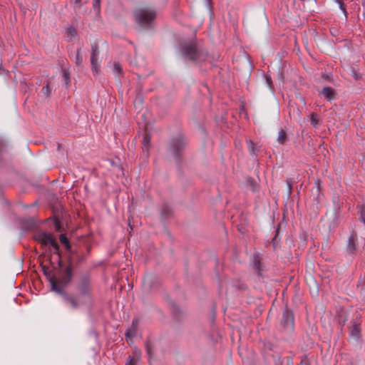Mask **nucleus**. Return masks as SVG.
<instances>
[{
    "label": "nucleus",
    "mask_w": 365,
    "mask_h": 365,
    "mask_svg": "<svg viewBox=\"0 0 365 365\" xmlns=\"http://www.w3.org/2000/svg\"><path fill=\"white\" fill-rule=\"evenodd\" d=\"M73 277V269L69 264L61 270L58 279L53 277L49 278L51 291L61 298L66 306L73 310H78L83 307L91 310L93 306L91 274L90 272H86L78 275L75 285L76 291L75 294L68 293L66 289Z\"/></svg>",
    "instance_id": "f257e3e1"
},
{
    "label": "nucleus",
    "mask_w": 365,
    "mask_h": 365,
    "mask_svg": "<svg viewBox=\"0 0 365 365\" xmlns=\"http://www.w3.org/2000/svg\"><path fill=\"white\" fill-rule=\"evenodd\" d=\"M178 53L186 63H198L205 61L207 52L193 41L182 43L178 48Z\"/></svg>",
    "instance_id": "f03ea898"
},
{
    "label": "nucleus",
    "mask_w": 365,
    "mask_h": 365,
    "mask_svg": "<svg viewBox=\"0 0 365 365\" xmlns=\"http://www.w3.org/2000/svg\"><path fill=\"white\" fill-rule=\"evenodd\" d=\"M187 145V139L181 132L173 135L168 143L167 151L173 157L178 165H180L182 163V153Z\"/></svg>",
    "instance_id": "7ed1b4c3"
},
{
    "label": "nucleus",
    "mask_w": 365,
    "mask_h": 365,
    "mask_svg": "<svg viewBox=\"0 0 365 365\" xmlns=\"http://www.w3.org/2000/svg\"><path fill=\"white\" fill-rule=\"evenodd\" d=\"M279 331L282 334L284 340L287 341H294L295 337L294 314L288 307H285L282 311Z\"/></svg>",
    "instance_id": "20e7f679"
},
{
    "label": "nucleus",
    "mask_w": 365,
    "mask_h": 365,
    "mask_svg": "<svg viewBox=\"0 0 365 365\" xmlns=\"http://www.w3.org/2000/svg\"><path fill=\"white\" fill-rule=\"evenodd\" d=\"M155 17L156 12L153 9H139L134 11V19L140 29H153Z\"/></svg>",
    "instance_id": "39448f33"
},
{
    "label": "nucleus",
    "mask_w": 365,
    "mask_h": 365,
    "mask_svg": "<svg viewBox=\"0 0 365 365\" xmlns=\"http://www.w3.org/2000/svg\"><path fill=\"white\" fill-rule=\"evenodd\" d=\"M36 240L40 242L43 246H50V248L53 250V254L58 257V264L60 267H63V263L61 258V252L59 250V245L57 241L52 237L51 235L46 232H42L36 236Z\"/></svg>",
    "instance_id": "423d86ee"
},
{
    "label": "nucleus",
    "mask_w": 365,
    "mask_h": 365,
    "mask_svg": "<svg viewBox=\"0 0 365 365\" xmlns=\"http://www.w3.org/2000/svg\"><path fill=\"white\" fill-rule=\"evenodd\" d=\"M250 266L252 267L255 274L259 277L262 275L264 269L262 263V257H260L259 253H257L252 255L250 260Z\"/></svg>",
    "instance_id": "0eeeda50"
},
{
    "label": "nucleus",
    "mask_w": 365,
    "mask_h": 365,
    "mask_svg": "<svg viewBox=\"0 0 365 365\" xmlns=\"http://www.w3.org/2000/svg\"><path fill=\"white\" fill-rule=\"evenodd\" d=\"M349 336L356 341H358L361 338V322L356 319L349 327Z\"/></svg>",
    "instance_id": "6e6552de"
},
{
    "label": "nucleus",
    "mask_w": 365,
    "mask_h": 365,
    "mask_svg": "<svg viewBox=\"0 0 365 365\" xmlns=\"http://www.w3.org/2000/svg\"><path fill=\"white\" fill-rule=\"evenodd\" d=\"M159 284L160 282L158 279L154 275L147 276L143 281V286L145 289H147L148 290L155 289L158 287Z\"/></svg>",
    "instance_id": "1a4fd4ad"
},
{
    "label": "nucleus",
    "mask_w": 365,
    "mask_h": 365,
    "mask_svg": "<svg viewBox=\"0 0 365 365\" xmlns=\"http://www.w3.org/2000/svg\"><path fill=\"white\" fill-rule=\"evenodd\" d=\"M319 95L322 96L326 101L331 102L335 99V90L330 86H325L319 91Z\"/></svg>",
    "instance_id": "9d476101"
},
{
    "label": "nucleus",
    "mask_w": 365,
    "mask_h": 365,
    "mask_svg": "<svg viewBox=\"0 0 365 365\" xmlns=\"http://www.w3.org/2000/svg\"><path fill=\"white\" fill-rule=\"evenodd\" d=\"M21 226L24 232H27L35 230L37 225L34 218H27L21 220Z\"/></svg>",
    "instance_id": "9b49d317"
},
{
    "label": "nucleus",
    "mask_w": 365,
    "mask_h": 365,
    "mask_svg": "<svg viewBox=\"0 0 365 365\" xmlns=\"http://www.w3.org/2000/svg\"><path fill=\"white\" fill-rule=\"evenodd\" d=\"M356 234H351L349 237L346 243V250L349 254H354L357 250L356 244Z\"/></svg>",
    "instance_id": "f8f14e48"
},
{
    "label": "nucleus",
    "mask_w": 365,
    "mask_h": 365,
    "mask_svg": "<svg viewBox=\"0 0 365 365\" xmlns=\"http://www.w3.org/2000/svg\"><path fill=\"white\" fill-rule=\"evenodd\" d=\"M142 143V150L144 155L146 157L149 155V149L150 146V136L148 134H145L141 140Z\"/></svg>",
    "instance_id": "ddd939ff"
},
{
    "label": "nucleus",
    "mask_w": 365,
    "mask_h": 365,
    "mask_svg": "<svg viewBox=\"0 0 365 365\" xmlns=\"http://www.w3.org/2000/svg\"><path fill=\"white\" fill-rule=\"evenodd\" d=\"M91 63L92 66V71L93 72H95L97 71V51H98V46L96 44H93L91 46Z\"/></svg>",
    "instance_id": "4468645a"
},
{
    "label": "nucleus",
    "mask_w": 365,
    "mask_h": 365,
    "mask_svg": "<svg viewBox=\"0 0 365 365\" xmlns=\"http://www.w3.org/2000/svg\"><path fill=\"white\" fill-rule=\"evenodd\" d=\"M160 215L163 220L170 217L173 215V209L168 204H163L160 209Z\"/></svg>",
    "instance_id": "2eb2a0df"
},
{
    "label": "nucleus",
    "mask_w": 365,
    "mask_h": 365,
    "mask_svg": "<svg viewBox=\"0 0 365 365\" xmlns=\"http://www.w3.org/2000/svg\"><path fill=\"white\" fill-rule=\"evenodd\" d=\"M134 356H128L125 365H138V363L140 359V352L138 350L133 351Z\"/></svg>",
    "instance_id": "dca6fc26"
},
{
    "label": "nucleus",
    "mask_w": 365,
    "mask_h": 365,
    "mask_svg": "<svg viewBox=\"0 0 365 365\" xmlns=\"http://www.w3.org/2000/svg\"><path fill=\"white\" fill-rule=\"evenodd\" d=\"M145 351H146L148 357L149 359H151L153 358V356H154L155 346H154L153 343L150 340H147L145 343Z\"/></svg>",
    "instance_id": "f3484780"
},
{
    "label": "nucleus",
    "mask_w": 365,
    "mask_h": 365,
    "mask_svg": "<svg viewBox=\"0 0 365 365\" xmlns=\"http://www.w3.org/2000/svg\"><path fill=\"white\" fill-rule=\"evenodd\" d=\"M247 145L250 155L257 157L259 150L256 148L255 143L252 140H247Z\"/></svg>",
    "instance_id": "a211bd4d"
},
{
    "label": "nucleus",
    "mask_w": 365,
    "mask_h": 365,
    "mask_svg": "<svg viewBox=\"0 0 365 365\" xmlns=\"http://www.w3.org/2000/svg\"><path fill=\"white\" fill-rule=\"evenodd\" d=\"M281 241V237H279V227H278L275 230V235L272 239V244L274 249H277L279 245V242Z\"/></svg>",
    "instance_id": "6ab92c4d"
},
{
    "label": "nucleus",
    "mask_w": 365,
    "mask_h": 365,
    "mask_svg": "<svg viewBox=\"0 0 365 365\" xmlns=\"http://www.w3.org/2000/svg\"><path fill=\"white\" fill-rule=\"evenodd\" d=\"M263 78H264V80L265 81V84L267 86V88H269V90L271 92L274 93V85H273V83H272V76L269 74L264 73L263 74Z\"/></svg>",
    "instance_id": "aec40b11"
},
{
    "label": "nucleus",
    "mask_w": 365,
    "mask_h": 365,
    "mask_svg": "<svg viewBox=\"0 0 365 365\" xmlns=\"http://www.w3.org/2000/svg\"><path fill=\"white\" fill-rule=\"evenodd\" d=\"M287 135L286 131L283 129H281L278 133L277 142L279 144L283 145L287 141Z\"/></svg>",
    "instance_id": "412c9836"
},
{
    "label": "nucleus",
    "mask_w": 365,
    "mask_h": 365,
    "mask_svg": "<svg viewBox=\"0 0 365 365\" xmlns=\"http://www.w3.org/2000/svg\"><path fill=\"white\" fill-rule=\"evenodd\" d=\"M60 242L65 246L67 250H71V245L68 237L64 234H61L59 236Z\"/></svg>",
    "instance_id": "4be33fe9"
},
{
    "label": "nucleus",
    "mask_w": 365,
    "mask_h": 365,
    "mask_svg": "<svg viewBox=\"0 0 365 365\" xmlns=\"http://www.w3.org/2000/svg\"><path fill=\"white\" fill-rule=\"evenodd\" d=\"M83 62V57L81 56V48H79L76 51V57H75V63L78 66H81Z\"/></svg>",
    "instance_id": "5701e85b"
},
{
    "label": "nucleus",
    "mask_w": 365,
    "mask_h": 365,
    "mask_svg": "<svg viewBox=\"0 0 365 365\" xmlns=\"http://www.w3.org/2000/svg\"><path fill=\"white\" fill-rule=\"evenodd\" d=\"M62 74L63 78V81L66 86H68L70 83V71L66 68L62 69Z\"/></svg>",
    "instance_id": "b1692460"
},
{
    "label": "nucleus",
    "mask_w": 365,
    "mask_h": 365,
    "mask_svg": "<svg viewBox=\"0 0 365 365\" xmlns=\"http://www.w3.org/2000/svg\"><path fill=\"white\" fill-rule=\"evenodd\" d=\"M319 116L317 115V113H312L310 114V122H311V124L314 127V128H317L318 127V123H319Z\"/></svg>",
    "instance_id": "393cba45"
},
{
    "label": "nucleus",
    "mask_w": 365,
    "mask_h": 365,
    "mask_svg": "<svg viewBox=\"0 0 365 365\" xmlns=\"http://www.w3.org/2000/svg\"><path fill=\"white\" fill-rule=\"evenodd\" d=\"M334 1L338 4L339 9L342 11V13L344 14V16L347 17V11L346 9V6L344 4V0H334Z\"/></svg>",
    "instance_id": "a878e982"
},
{
    "label": "nucleus",
    "mask_w": 365,
    "mask_h": 365,
    "mask_svg": "<svg viewBox=\"0 0 365 365\" xmlns=\"http://www.w3.org/2000/svg\"><path fill=\"white\" fill-rule=\"evenodd\" d=\"M93 9L96 14L101 11V0H93Z\"/></svg>",
    "instance_id": "bb28decb"
},
{
    "label": "nucleus",
    "mask_w": 365,
    "mask_h": 365,
    "mask_svg": "<svg viewBox=\"0 0 365 365\" xmlns=\"http://www.w3.org/2000/svg\"><path fill=\"white\" fill-rule=\"evenodd\" d=\"M66 33L70 36V40H73L76 35V30L73 26H69L66 29Z\"/></svg>",
    "instance_id": "cd10ccee"
},
{
    "label": "nucleus",
    "mask_w": 365,
    "mask_h": 365,
    "mask_svg": "<svg viewBox=\"0 0 365 365\" xmlns=\"http://www.w3.org/2000/svg\"><path fill=\"white\" fill-rule=\"evenodd\" d=\"M137 331L133 330L131 328H128L125 332V336L126 339L135 337Z\"/></svg>",
    "instance_id": "c85d7f7f"
},
{
    "label": "nucleus",
    "mask_w": 365,
    "mask_h": 365,
    "mask_svg": "<svg viewBox=\"0 0 365 365\" xmlns=\"http://www.w3.org/2000/svg\"><path fill=\"white\" fill-rule=\"evenodd\" d=\"M113 73L117 75L122 73V66L119 63H115L113 65Z\"/></svg>",
    "instance_id": "c756f323"
},
{
    "label": "nucleus",
    "mask_w": 365,
    "mask_h": 365,
    "mask_svg": "<svg viewBox=\"0 0 365 365\" xmlns=\"http://www.w3.org/2000/svg\"><path fill=\"white\" fill-rule=\"evenodd\" d=\"M139 323H140V319L138 318H134L132 321V324H131V326L130 327V328H131L133 330L137 331Z\"/></svg>",
    "instance_id": "7c9ffc66"
},
{
    "label": "nucleus",
    "mask_w": 365,
    "mask_h": 365,
    "mask_svg": "<svg viewBox=\"0 0 365 365\" xmlns=\"http://www.w3.org/2000/svg\"><path fill=\"white\" fill-rule=\"evenodd\" d=\"M41 91L46 97L50 96L51 93V88H50L48 83L43 86Z\"/></svg>",
    "instance_id": "2f4dec72"
},
{
    "label": "nucleus",
    "mask_w": 365,
    "mask_h": 365,
    "mask_svg": "<svg viewBox=\"0 0 365 365\" xmlns=\"http://www.w3.org/2000/svg\"><path fill=\"white\" fill-rule=\"evenodd\" d=\"M322 78L327 81H331V78L332 77V73H324L322 72Z\"/></svg>",
    "instance_id": "473e14b6"
},
{
    "label": "nucleus",
    "mask_w": 365,
    "mask_h": 365,
    "mask_svg": "<svg viewBox=\"0 0 365 365\" xmlns=\"http://www.w3.org/2000/svg\"><path fill=\"white\" fill-rule=\"evenodd\" d=\"M274 358L275 365H283V362L281 361V356L279 355H273Z\"/></svg>",
    "instance_id": "72a5a7b5"
},
{
    "label": "nucleus",
    "mask_w": 365,
    "mask_h": 365,
    "mask_svg": "<svg viewBox=\"0 0 365 365\" xmlns=\"http://www.w3.org/2000/svg\"><path fill=\"white\" fill-rule=\"evenodd\" d=\"M286 182L288 189V194L289 195L292 190V182L290 180H287Z\"/></svg>",
    "instance_id": "f704fd0d"
},
{
    "label": "nucleus",
    "mask_w": 365,
    "mask_h": 365,
    "mask_svg": "<svg viewBox=\"0 0 365 365\" xmlns=\"http://www.w3.org/2000/svg\"><path fill=\"white\" fill-rule=\"evenodd\" d=\"M285 361H286V365H293V358L292 356H287L285 358Z\"/></svg>",
    "instance_id": "c9c22d12"
},
{
    "label": "nucleus",
    "mask_w": 365,
    "mask_h": 365,
    "mask_svg": "<svg viewBox=\"0 0 365 365\" xmlns=\"http://www.w3.org/2000/svg\"><path fill=\"white\" fill-rule=\"evenodd\" d=\"M173 312L177 314V313H180V309L178 307H177L176 305H174L173 306Z\"/></svg>",
    "instance_id": "e433bc0d"
},
{
    "label": "nucleus",
    "mask_w": 365,
    "mask_h": 365,
    "mask_svg": "<svg viewBox=\"0 0 365 365\" xmlns=\"http://www.w3.org/2000/svg\"><path fill=\"white\" fill-rule=\"evenodd\" d=\"M78 262H83L85 260V257L83 256H78Z\"/></svg>",
    "instance_id": "4c0bfd02"
},
{
    "label": "nucleus",
    "mask_w": 365,
    "mask_h": 365,
    "mask_svg": "<svg viewBox=\"0 0 365 365\" xmlns=\"http://www.w3.org/2000/svg\"><path fill=\"white\" fill-rule=\"evenodd\" d=\"M353 76H354L355 79H358L359 78V76H358V74L355 71H354Z\"/></svg>",
    "instance_id": "58836bf2"
},
{
    "label": "nucleus",
    "mask_w": 365,
    "mask_h": 365,
    "mask_svg": "<svg viewBox=\"0 0 365 365\" xmlns=\"http://www.w3.org/2000/svg\"><path fill=\"white\" fill-rule=\"evenodd\" d=\"M81 0H75V1H74V3H75V4H80V3H81Z\"/></svg>",
    "instance_id": "ea45409f"
},
{
    "label": "nucleus",
    "mask_w": 365,
    "mask_h": 365,
    "mask_svg": "<svg viewBox=\"0 0 365 365\" xmlns=\"http://www.w3.org/2000/svg\"><path fill=\"white\" fill-rule=\"evenodd\" d=\"M267 347L268 349H272V345H271L270 344H268L267 345Z\"/></svg>",
    "instance_id": "a19ab883"
},
{
    "label": "nucleus",
    "mask_w": 365,
    "mask_h": 365,
    "mask_svg": "<svg viewBox=\"0 0 365 365\" xmlns=\"http://www.w3.org/2000/svg\"><path fill=\"white\" fill-rule=\"evenodd\" d=\"M118 169L121 171H123V167L121 165L118 166Z\"/></svg>",
    "instance_id": "79ce46f5"
},
{
    "label": "nucleus",
    "mask_w": 365,
    "mask_h": 365,
    "mask_svg": "<svg viewBox=\"0 0 365 365\" xmlns=\"http://www.w3.org/2000/svg\"><path fill=\"white\" fill-rule=\"evenodd\" d=\"M278 75H280V76H281L282 79H283V76H282V73H278Z\"/></svg>",
    "instance_id": "37998d69"
},
{
    "label": "nucleus",
    "mask_w": 365,
    "mask_h": 365,
    "mask_svg": "<svg viewBox=\"0 0 365 365\" xmlns=\"http://www.w3.org/2000/svg\"><path fill=\"white\" fill-rule=\"evenodd\" d=\"M1 152H2V149H1V148L0 147V154L1 153Z\"/></svg>",
    "instance_id": "c03bdc74"
}]
</instances>
